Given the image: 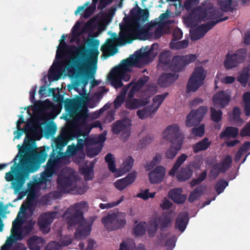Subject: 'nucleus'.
<instances>
[{
	"mask_svg": "<svg viewBox=\"0 0 250 250\" xmlns=\"http://www.w3.org/2000/svg\"><path fill=\"white\" fill-rule=\"evenodd\" d=\"M99 41L93 42V48L89 50L85 47L78 48L75 45H69L65 42H60L56 53L57 59H62L64 52L71 51L72 55L67 60L65 68L68 76L71 78H80L88 74L90 63L96 67L99 52L98 46Z\"/></svg>",
	"mask_w": 250,
	"mask_h": 250,
	"instance_id": "1",
	"label": "nucleus"
},
{
	"mask_svg": "<svg viewBox=\"0 0 250 250\" xmlns=\"http://www.w3.org/2000/svg\"><path fill=\"white\" fill-rule=\"evenodd\" d=\"M36 141L31 137L26 135L22 147L19 150L20 158L30 167V172L36 171L43 163L48 154L47 151L50 148L46 147L40 151L36 149Z\"/></svg>",
	"mask_w": 250,
	"mask_h": 250,
	"instance_id": "2",
	"label": "nucleus"
},
{
	"mask_svg": "<svg viewBox=\"0 0 250 250\" xmlns=\"http://www.w3.org/2000/svg\"><path fill=\"white\" fill-rule=\"evenodd\" d=\"M120 32L118 40L124 43H130L137 39H147L150 36L149 30L140 24L127 17L123 19V22L119 24Z\"/></svg>",
	"mask_w": 250,
	"mask_h": 250,
	"instance_id": "3",
	"label": "nucleus"
},
{
	"mask_svg": "<svg viewBox=\"0 0 250 250\" xmlns=\"http://www.w3.org/2000/svg\"><path fill=\"white\" fill-rule=\"evenodd\" d=\"M69 213V215L66 218L69 226L73 227L79 225L75 233V237L81 239L83 237L88 236L91 230V226L93 220L87 221L83 217V211L80 209H72L68 208L66 213Z\"/></svg>",
	"mask_w": 250,
	"mask_h": 250,
	"instance_id": "4",
	"label": "nucleus"
},
{
	"mask_svg": "<svg viewBox=\"0 0 250 250\" xmlns=\"http://www.w3.org/2000/svg\"><path fill=\"white\" fill-rule=\"evenodd\" d=\"M163 137L169 141L172 145L167 149L165 157L173 159L181 149L183 144V138L179 127L174 124L168 126L163 132Z\"/></svg>",
	"mask_w": 250,
	"mask_h": 250,
	"instance_id": "5",
	"label": "nucleus"
},
{
	"mask_svg": "<svg viewBox=\"0 0 250 250\" xmlns=\"http://www.w3.org/2000/svg\"><path fill=\"white\" fill-rule=\"evenodd\" d=\"M158 46L157 43H153L147 51L143 52L142 51H136L133 57L122 60L120 64L115 67L113 69L120 73H123L125 71H129V67L131 66H138V62L140 61L148 59L151 56L152 57H155L157 54V52H155L154 50L158 48Z\"/></svg>",
	"mask_w": 250,
	"mask_h": 250,
	"instance_id": "6",
	"label": "nucleus"
},
{
	"mask_svg": "<svg viewBox=\"0 0 250 250\" xmlns=\"http://www.w3.org/2000/svg\"><path fill=\"white\" fill-rule=\"evenodd\" d=\"M65 109H68L73 105L75 114L74 122L79 125H85L88 117V108L86 105L80 100L75 103L70 99L63 101Z\"/></svg>",
	"mask_w": 250,
	"mask_h": 250,
	"instance_id": "7",
	"label": "nucleus"
},
{
	"mask_svg": "<svg viewBox=\"0 0 250 250\" xmlns=\"http://www.w3.org/2000/svg\"><path fill=\"white\" fill-rule=\"evenodd\" d=\"M101 222L105 228L110 230L120 229L126 224V214L120 212L108 214L102 218Z\"/></svg>",
	"mask_w": 250,
	"mask_h": 250,
	"instance_id": "8",
	"label": "nucleus"
},
{
	"mask_svg": "<svg viewBox=\"0 0 250 250\" xmlns=\"http://www.w3.org/2000/svg\"><path fill=\"white\" fill-rule=\"evenodd\" d=\"M247 55V50L245 48L239 49L234 53L229 51L226 55L224 65L227 69L236 67L244 62Z\"/></svg>",
	"mask_w": 250,
	"mask_h": 250,
	"instance_id": "9",
	"label": "nucleus"
},
{
	"mask_svg": "<svg viewBox=\"0 0 250 250\" xmlns=\"http://www.w3.org/2000/svg\"><path fill=\"white\" fill-rule=\"evenodd\" d=\"M204 70L202 66H197L190 76L186 86L187 93L195 92L202 85L203 81L206 77L204 74Z\"/></svg>",
	"mask_w": 250,
	"mask_h": 250,
	"instance_id": "10",
	"label": "nucleus"
},
{
	"mask_svg": "<svg viewBox=\"0 0 250 250\" xmlns=\"http://www.w3.org/2000/svg\"><path fill=\"white\" fill-rule=\"evenodd\" d=\"M198 56L195 54L176 55L171 60L169 67L174 72H179L191 63L194 62Z\"/></svg>",
	"mask_w": 250,
	"mask_h": 250,
	"instance_id": "11",
	"label": "nucleus"
},
{
	"mask_svg": "<svg viewBox=\"0 0 250 250\" xmlns=\"http://www.w3.org/2000/svg\"><path fill=\"white\" fill-rule=\"evenodd\" d=\"M76 182V178L73 174L59 175L57 180V188L60 192L58 194L68 193L73 190ZM60 196V195H55L56 197Z\"/></svg>",
	"mask_w": 250,
	"mask_h": 250,
	"instance_id": "12",
	"label": "nucleus"
},
{
	"mask_svg": "<svg viewBox=\"0 0 250 250\" xmlns=\"http://www.w3.org/2000/svg\"><path fill=\"white\" fill-rule=\"evenodd\" d=\"M207 112V107L206 106H200L197 110H191L187 116L186 126L191 127L199 125Z\"/></svg>",
	"mask_w": 250,
	"mask_h": 250,
	"instance_id": "13",
	"label": "nucleus"
},
{
	"mask_svg": "<svg viewBox=\"0 0 250 250\" xmlns=\"http://www.w3.org/2000/svg\"><path fill=\"white\" fill-rule=\"evenodd\" d=\"M54 156V153L50 154V158L47 162L44 171L41 173L39 179L41 184H46L48 178L52 177L58 170L59 164L53 159Z\"/></svg>",
	"mask_w": 250,
	"mask_h": 250,
	"instance_id": "14",
	"label": "nucleus"
},
{
	"mask_svg": "<svg viewBox=\"0 0 250 250\" xmlns=\"http://www.w3.org/2000/svg\"><path fill=\"white\" fill-rule=\"evenodd\" d=\"M21 172L18 173L16 176L15 182H13V188L16 190H19L25 183L26 178H28L29 174L34 172L29 171L30 167L24 162L23 163L20 159Z\"/></svg>",
	"mask_w": 250,
	"mask_h": 250,
	"instance_id": "15",
	"label": "nucleus"
},
{
	"mask_svg": "<svg viewBox=\"0 0 250 250\" xmlns=\"http://www.w3.org/2000/svg\"><path fill=\"white\" fill-rule=\"evenodd\" d=\"M131 122V120L127 118L117 120L112 125V132L116 135L119 134L121 132L123 133H127V135L129 136Z\"/></svg>",
	"mask_w": 250,
	"mask_h": 250,
	"instance_id": "16",
	"label": "nucleus"
},
{
	"mask_svg": "<svg viewBox=\"0 0 250 250\" xmlns=\"http://www.w3.org/2000/svg\"><path fill=\"white\" fill-rule=\"evenodd\" d=\"M212 101L215 106L223 108L229 104L230 96L224 91H220L213 96Z\"/></svg>",
	"mask_w": 250,
	"mask_h": 250,
	"instance_id": "17",
	"label": "nucleus"
},
{
	"mask_svg": "<svg viewBox=\"0 0 250 250\" xmlns=\"http://www.w3.org/2000/svg\"><path fill=\"white\" fill-rule=\"evenodd\" d=\"M136 177L137 172L136 171L131 172L125 178L117 180L114 182V185L117 189L122 191L128 186L132 184L135 181Z\"/></svg>",
	"mask_w": 250,
	"mask_h": 250,
	"instance_id": "18",
	"label": "nucleus"
},
{
	"mask_svg": "<svg viewBox=\"0 0 250 250\" xmlns=\"http://www.w3.org/2000/svg\"><path fill=\"white\" fill-rule=\"evenodd\" d=\"M166 173L165 167L161 166H157L152 171L148 173L150 183L151 184H159L161 183Z\"/></svg>",
	"mask_w": 250,
	"mask_h": 250,
	"instance_id": "19",
	"label": "nucleus"
},
{
	"mask_svg": "<svg viewBox=\"0 0 250 250\" xmlns=\"http://www.w3.org/2000/svg\"><path fill=\"white\" fill-rule=\"evenodd\" d=\"M179 77V75L175 73H163L158 78V84L161 87L166 88L170 86Z\"/></svg>",
	"mask_w": 250,
	"mask_h": 250,
	"instance_id": "20",
	"label": "nucleus"
},
{
	"mask_svg": "<svg viewBox=\"0 0 250 250\" xmlns=\"http://www.w3.org/2000/svg\"><path fill=\"white\" fill-rule=\"evenodd\" d=\"M149 80V77L146 75L141 77L137 81H135V79H133L132 81H134V83L128 93V98H133L135 94L138 92L146 84Z\"/></svg>",
	"mask_w": 250,
	"mask_h": 250,
	"instance_id": "21",
	"label": "nucleus"
},
{
	"mask_svg": "<svg viewBox=\"0 0 250 250\" xmlns=\"http://www.w3.org/2000/svg\"><path fill=\"white\" fill-rule=\"evenodd\" d=\"M189 221L188 214L186 212H181L178 214L176 221L175 227L179 231L183 232Z\"/></svg>",
	"mask_w": 250,
	"mask_h": 250,
	"instance_id": "22",
	"label": "nucleus"
},
{
	"mask_svg": "<svg viewBox=\"0 0 250 250\" xmlns=\"http://www.w3.org/2000/svg\"><path fill=\"white\" fill-rule=\"evenodd\" d=\"M57 212L56 211L47 212L42 214L39 221V225L41 229L48 227L56 218Z\"/></svg>",
	"mask_w": 250,
	"mask_h": 250,
	"instance_id": "23",
	"label": "nucleus"
},
{
	"mask_svg": "<svg viewBox=\"0 0 250 250\" xmlns=\"http://www.w3.org/2000/svg\"><path fill=\"white\" fill-rule=\"evenodd\" d=\"M44 245V240L41 237L33 235L27 240V245L30 250H40Z\"/></svg>",
	"mask_w": 250,
	"mask_h": 250,
	"instance_id": "24",
	"label": "nucleus"
},
{
	"mask_svg": "<svg viewBox=\"0 0 250 250\" xmlns=\"http://www.w3.org/2000/svg\"><path fill=\"white\" fill-rule=\"evenodd\" d=\"M182 189L175 188L171 189L168 195L171 200L175 203L183 204L187 199V196L185 194H182Z\"/></svg>",
	"mask_w": 250,
	"mask_h": 250,
	"instance_id": "25",
	"label": "nucleus"
},
{
	"mask_svg": "<svg viewBox=\"0 0 250 250\" xmlns=\"http://www.w3.org/2000/svg\"><path fill=\"white\" fill-rule=\"evenodd\" d=\"M148 103L147 99L139 100L128 98L125 102L126 107L130 110L139 108L146 105Z\"/></svg>",
	"mask_w": 250,
	"mask_h": 250,
	"instance_id": "26",
	"label": "nucleus"
},
{
	"mask_svg": "<svg viewBox=\"0 0 250 250\" xmlns=\"http://www.w3.org/2000/svg\"><path fill=\"white\" fill-rule=\"evenodd\" d=\"M19 215L20 212H19L16 219L13 222L11 233L13 237H16V239L21 240L22 235L21 225L22 222L21 220L18 219Z\"/></svg>",
	"mask_w": 250,
	"mask_h": 250,
	"instance_id": "27",
	"label": "nucleus"
},
{
	"mask_svg": "<svg viewBox=\"0 0 250 250\" xmlns=\"http://www.w3.org/2000/svg\"><path fill=\"white\" fill-rule=\"evenodd\" d=\"M121 73L118 71L112 69L108 75V79L112 86L116 89L122 87L123 84L120 77Z\"/></svg>",
	"mask_w": 250,
	"mask_h": 250,
	"instance_id": "28",
	"label": "nucleus"
},
{
	"mask_svg": "<svg viewBox=\"0 0 250 250\" xmlns=\"http://www.w3.org/2000/svg\"><path fill=\"white\" fill-rule=\"evenodd\" d=\"M153 105L146 106L141 109L137 111L136 114L139 118L144 120L148 117L152 118L153 115L155 114Z\"/></svg>",
	"mask_w": 250,
	"mask_h": 250,
	"instance_id": "29",
	"label": "nucleus"
},
{
	"mask_svg": "<svg viewBox=\"0 0 250 250\" xmlns=\"http://www.w3.org/2000/svg\"><path fill=\"white\" fill-rule=\"evenodd\" d=\"M69 141V138L62 129L60 135L54 140L55 149L62 150L63 147L67 145Z\"/></svg>",
	"mask_w": 250,
	"mask_h": 250,
	"instance_id": "30",
	"label": "nucleus"
},
{
	"mask_svg": "<svg viewBox=\"0 0 250 250\" xmlns=\"http://www.w3.org/2000/svg\"><path fill=\"white\" fill-rule=\"evenodd\" d=\"M206 189L205 185H200L197 186L191 193L188 197V201L190 203L193 202L195 200L199 198L204 193Z\"/></svg>",
	"mask_w": 250,
	"mask_h": 250,
	"instance_id": "31",
	"label": "nucleus"
},
{
	"mask_svg": "<svg viewBox=\"0 0 250 250\" xmlns=\"http://www.w3.org/2000/svg\"><path fill=\"white\" fill-rule=\"evenodd\" d=\"M211 143L208 138H204L201 141L193 145V151L194 153H196L201 151L206 150L210 146Z\"/></svg>",
	"mask_w": 250,
	"mask_h": 250,
	"instance_id": "32",
	"label": "nucleus"
},
{
	"mask_svg": "<svg viewBox=\"0 0 250 250\" xmlns=\"http://www.w3.org/2000/svg\"><path fill=\"white\" fill-rule=\"evenodd\" d=\"M193 169L186 166L182 167L177 175L179 181L183 182L189 179L192 175Z\"/></svg>",
	"mask_w": 250,
	"mask_h": 250,
	"instance_id": "33",
	"label": "nucleus"
},
{
	"mask_svg": "<svg viewBox=\"0 0 250 250\" xmlns=\"http://www.w3.org/2000/svg\"><path fill=\"white\" fill-rule=\"evenodd\" d=\"M241 110L238 106H234L233 108L230 117L232 120L237 125H241L244 123V120L241 117Z\"/></svg>",
	"mask_w": 250,
	"mask_h": 250,
	"instance_id": "34",
	"label": "nucleus"
},
{
	"mask_svg": "<svg viewBox=\"0 0 250 250\" xmlns=\"http://www.w3.org/2000/svg\"><path fill=\"white\" fill-rule=\"evenodd\" d=\"M238 128L233 126H227L225 129L222 131L220 135L221 138H235L238 134Z\"/></svg>",
	"mask_w": 250,
	"mask_h": 250,
	"instance_id": "35",
	"label": "nucleus"
},
{
	"mask_svg": "<svg viewBox=\"0 0 250 250\" xmlns=\"http://www.w3.org/2000/svg\"><path fill=\"white\" fill-rule=\"evenodd\" d=\"M204 25L201 24L197 27L195 30L190 32V39L192 41H197L203 38L207 32L204 28Z\"/></svg>",
	"mask_w": 250,
	"mask_h": 250,
	"instance_id": "36",
	"label": "nucleus"
},
{
	"mask_svg": "<svg viewBox=\"0 0 250 250\" xmlns=\"http://www.w3.org/2000/svg\"><path fill=\"white\" fill-rule=\"evenodd\" d=\"M223 12L222 10L215 8H210L208 11H206L205 14L207 20H218L217 19L221 18L220 17L223 15Z\"/></svg>",
	"mask_w": 250,
	"mask_h": 250,
	"instance_id": "37",
	"label": "nucleus"
},
{
	"mask_svg": "<svg viewBox=\"0 0 250 250\" xmlns=\"http://www.w3.org/2000/svg\"><path fill=\"white\" fill-rule=\"evenodd\" d=\"M244 111L246 116H250V92H245L243 96Z\"/></svg>",
	"mask_w": 250,
	"mask_h": 250,
	"instance_id": "38",
	"label": "nucleus"
},
{
	"mask_svg": "<svg viewBox=\"0 0 250 250\" xmlns=\"http://www.w3.org/2000/svg\"><path fill=\"white\" fill-rule=\"evenodd\" d=\"M135 18L137 21L142 20L146 21L149 17V12L147 9H142L138 7V9L134 15Z\"/></svg>",
	"mask_w": 250,
	"mask_h": 250,
	"instance_id": "39",
	"label": "nucleus"
},
{
	"mask_svg": "<svg viewBox=\"0 0 250 250\" xmlns=\"http://www.w3.org/2000/svg\"><path fill=\"white\" fill-rule=\"evenodd\" d=\"M62 129L68 138H69V140H73L74 138H78L82 135V131L78 128L74 127L70 130H68L66 128Z\"/></svg>",
	"mask_w": 250,
	"mask_h": 250,
	"instance_id": "40",
	"label": "nucleus"
},
{
	"mask_svg": "<svg viewBox=\"0 0 250 250\" xmlns=\"http://www.w3.org/2000/svg\"><path fill=\"white\" fill-rule=\"evenodd\" d=\"M171 56L169 51H164L161 52L159 57V64H170Z\"/></svg>",
	"mask_w": 250,
	"mask_h": 250,
	"instance_id": "41",
	"label": "nucleus"
},
{
	"mask_svg": "<svg viewBox=\"0 0 250 250\" xmlns=\"http://www.w3.org/2000/svg\"><path fill=\"white\" fill-rule=\"evenodd\" d=\"M105 161L107 163L108 167L110 171H116L115 157L113 154L108 153L105 156Z\"/></svg>",
	"mask_w": 250,
	"mask_h": 250,
	"instance_id": "42",
	"label": "nucleus"
},
{
	"mask_svg": "<svg viewBox=\"0 0 250 250\" xmlns=\"http://www.w3.org/2000/svg\"><path fill=\"white\" fill-rule=\"evenodd\" d=\"M81 173L84 175L85 180H92L93 178V166L83 167L81 168Z\"/></svg>",
	"mask_w": 250,
	"mask_h": 250,
	"instance_id": "43",
	"label": "nucleus"
},
{
	"mask_svg": "<svg viewBox=\"0 0 250 250\" xmlns=\"http://www.w3.org/2000/svg\"><path fill=\"white\" fill-rule=\"evenodd\" d=\"M168 94L169 93L168 92H165L162 94L157 95L153 97L152 99L153 103L157 104L156 107L153 108L154 109V112H157L158 108Z\"/></svg>",
	"mask_w": 250,
	"mask_h": 250,
	"instance_id": "44",
	"label": "nucleus"
},
{
	"mask_svg": "<svg viewBox=\"0 0 250 250\" xmlns=\"http://www.w3.org/2000/svg\"><path fill=\"white\" fill-rule=\"evenodd\" d=\"M113 40L110 38L106 40V43L101 46V50L103 52H105L113 48V52H111L110 55H114L117 52V49L113 47Z\"/></svg>",
	"mask_w": 250,
	"mask_h": 250,
	"instance_id": "45",
	"label": "nucleus"
},
{
	"mask_svg": "<svg viewBox=\"0 0 250 250\" xmlns=\"http://www.w3.org/2000/svg\"><path fill=\"white\" fill-rule=\"evenodd\" d=\"M188 45V40H184L181 41H171L170 42V48L172 49H180L186 48Z\"/></svg>",
	"mask_w": 250,
	"mask_h": 250,
	"instance_id": "46",
	"label": "nucleus"
},
{
	"mask_svg": "<svg viewBox=\"0 0 250 250\" xmlns=\"http://www.w3.org/2000/svg\"><path fill=\"white\" fill-rule=\"evenodd\" d=\"M211 119L215 123L219 122L222 118V112L220 109L216 110L214 107H210Z\"/></svg>",
	"mask_w": 250,
	"mask_h": 250,
	"instance_id": "47",
	"label": "nucleus"
},
{
	"mask_svg": "<svg viewBox=\"0 0 250 250\" xmlns=\"http://www.w3.org/2000/svg\"><path fill=\"white\" fill-rule=\"evenodd\" d=\"M161 230H164L171 223V219L168 215H164L159 218Z\"/></svg>",
	"mask_w": 250,
	"mask_h": 250,
	"instance_id": "48",
	"label": "nucleus"
},
{
	"mask_svg": "<svg viewBox=\"0 0 250 250\" xmlns=\"http://www.w3.org/2000/svg\"><path fill=\"white\" fill-rule=\"evenodd\" d=\"M228 19V17L226 16L223 18H220L216 21H211L207 22L206 23L202 24V25H204L205 30L207 32L212 28H213L216 24L223 21H225Z\"/></svg>",
	"mask_w": 250,
	"mask_h": 250,
	"instance_id": "49",
	"label": "nucleus"
},
{
	"mask_svg": "<svg viewBox=\"0 0 250 250\" xmlns=\"http://www.w3.org/2000/svg\"><path fill=\"white\" fill-rule=\"evenodd\" d=\"M232 161V157L230 155H228L222 162L219 163L222 168V173L225 172L230 167Z\"/></svg>",
	"mask_w": 250,
	"mask_h": 250,
	"instance_id": "50",
	"label": "nucleus"
},
{
	"mask_svg": "<svg viewBox=\"0 0 250 250\" xmlns=\"http://www.w3.org/2000/svg\"><path fill=\"white\" fill-rule=\"evenodd\" d=\"M158 225L156 221L150 222L147 228V231L149 237H153L155 235L158 229Z\"/></svg>",
	"mask_w": 250,
	"mask_h": 250,
	"instance_id": "51",
	"label": "nucleus"
},
{
	"mask_svg": "<svg viewBox=\"0 0 250 250\" xmlns=\"http://www.w3.org/2000/svg\"><path fill=\"white\" fill-rule=\"evenodd\" d=\"M228 186V182L223 179L220 180L214 186V188L218 194L223 192Z\"/></svg>",
	"mask_w": 250,
	"mask_h": 250,
	"instance_id": "52",
	"label": "nucleus"
},
{
	"mask_svg": "<svg viewBox=\"0 0 250 250\" xmlns=\"http://www.w3.org/2000/svg\"><path fill=\"white\" fill-rule=\"evenodd\" d=\"M145 222H140L134 228V234L136 236H142L145 233L146 231V229L145 226Z\"/></svg>",
	"mask_w": 250,
	"mask_h": 250,
	"instance_id": "53",
	"label": "nucleus"
},
{
	"mask_svg": "<svg viewBox=\"0 0 250 250\" xmlns=\"http://www.w3.org/2000/svg\"><path fill=\"white\" fill-rule=\"evenodd\" d=\"M62 150L56 149L53 148V150L50 153V154H52L53 153H54V156L53 159L56 161L59 164L60 163L61 160L64 159L66 156L65 153L62 152Z\"/></svg>",
	"mask_w": 250,
	"mask_h": 250,
	"instance_id": "54",
	"label": "nucleus"
},
{
	"mask_svg": "<svg viewBox=\"0 0 250 250\" xmlns=\"http://www.w3.org/2000/svg\"><path fill=\"white\" fill-rule=\"evenodd\" d=\"M220 172L222 173V168L220 167V164L215 163L211 167L209 176L213 179H216Z\"/></svg>",
	"mask_w": 250,
	"mask_h": 250,
	"instance_id": "55",
	"label": "nucleus"
},
{
	"mask_svg": "<svg viewBox=\"0 0 250 250\" xmlns=\"http://www.w3.org/2000/svg\"><path fill=\"white\" fill-rule=\"evenodd\" d=\"M124 199V196H122L119 200H117L116 202H112L109 203H101L99 205V207L101 209H105V208H112L113 207H114L115 206H118L119 204H120L123 201Z\"/></svg>",
	"mask_w": 250,
	"mask_h": 250,
	"instance_id": "56",
	"label": "nucleus"
},
{
	"mask_svg": "<svg viewBox=\"0 0 250 250\" xmlns=\"http://www.w3.org/2000/svg\"><path fill=\"white\" fill-rule=\"evenodd\" d=\"M134 164V159L131 156H128L123 164V169L125 172L130 171Z\"/></svg>",
	"mask_w": 250,
	"mask_h": 250,
	"instance_id": "57",
	"label": "nucleus"
},
{
	"mask_svg": "<svg viewBox=\"0 0 250 250\" xmlns=\"http://www.w3.org/2000/svg\"><path fill=\"white\" fill-rule=\"evenodd\" d=\"M232 0H219V5L223 12L229 11L231 8Z\"/></svg>",
	"mask_w": 250,
	"mask_h": 250,
	"instance_id": "58",
	"label": "nucleus"
},
{
	"mask_svg": "<svg viewBox=\"0 0 250 250\" xmlns=\"http://www.w3.org/2000/svg\"><path fill=\"white\" fill-rule=\"evenodd\" d=\"M249 76L244 71L237 78V81L239 82L242 86L245 87L248 82Z\"/></svg>",
	"mask_w": 250,
	"mask_h": 250,
	"instance_id": "59",
	"label": "nucleus"
},
{
	"mask_svg": "<svg viewBox=\"0 0 250 250\" xmlns=\"http://www.w3.org/2000/svg\"><path fill=\"white\" fill-rule=\"evenodd\" d=\"M191 133L195 136L202 137L205 133V125L202 124L197 127H193L191 129Z\"/></svg>",
	"mask_w": 250,
	"mask_h": 250,
	"instance_id": "60",
	"label": "nucleus"
},
{
	"mask_svg": "<svg viewBox=\"0 0 250 250\" xmlns=\"http://www.w3.org/2000/svg\"><path fill=\"white\" fill-rule=\"evenodd\" d=\"M50 69L51 72L49 75V78L50 79H52L54 81H58L61 78V75L58 71L57 66H55V67H52V66Z\"/></svg>",
	"mask_w": 250,
	"mask_h": 250,
	"instance_id": "61",
	"label": "nucleus"
},
{
	"mask_svg": "<svg viewBox=\"0 0 250 250\" xmlns=\"http://www.w3.org/2000/svg\"><path fill=\"white\" fill-rule=\"evenodd\" d=\"M202 162L200 159H195L190 162L188 165L191 169H194L195 170H198L200 169Z\"/></svg>",
	"mask_w": 250,
	"mask_h": 250,
	"instance_id": "62",
	"label": "nucleus"
},
{
	"mask_svg": "<svg viewBox=\"0 0 250 250\" xmlns=\"http://www.w3.org/2000/svg\"><path fill=\"white\" fill-rule=\"evenodd\" d=\"M200 0H186L184 2V7L187 10H190L193 7L199 3Z\"/></svg>",
	"mask_w": 250,
	"mask_h": 250,
	"instance_id": "63",
	"label": "nucleus"
},
{
	"mask_svg": "<svg viewBox=\"0 0 250 250\" xmlns=\"http://www.w3.org/2000/svg\"><path fill=\"white\" fill-rule=\"evenodd\" d=\"M36 199V193L33 191H30L28 193L27 196L26 197V204L28 205V207H30L32 206L33 203H34L35 200Z\"/></svg>",
	"mask_w": 250,
	"mask_h": 250,
	"instance_id": "64",
	"label": "nucleus"
}]
</instances>
